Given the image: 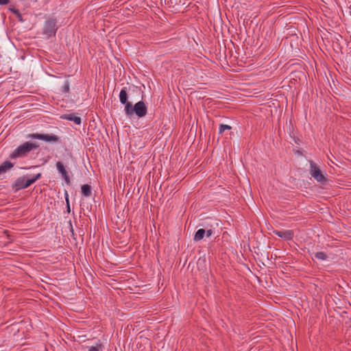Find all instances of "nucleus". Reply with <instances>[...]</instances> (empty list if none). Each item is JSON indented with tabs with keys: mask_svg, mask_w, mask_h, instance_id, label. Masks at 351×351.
I'll return each instance as SVG.
<instances>
[{
	"mask_svg": "<svg viewBox=\"0 0 351 351\" xmlns=\"http://www.w3.org/2000/svg\"><path fill=\"white\" fill-rule=\"evenodd\" d=\"M10 2V0H0V5H7Z\"/></svg>",
	"mask_w": 351,
	"mask_h": 351,
	"instance_id": "aec40b11",
	"label": "nucleus"
},
{
	"mask_svg": "<svg viewBox=\"0 0 351 351\" xmlns=\"http://www.w3.org/2000/svg\"><path fill=\"white\" fill-rule=\"evenodd\" d=\"M38 147V145L36 143L25 142L23 144L16 147L10 155L11 159L17 158H23L27 156V154Z\"/></svg>",
	"mask_w": 351,
	"mask_h": 351,
	"instance_id": "f03ea898",
	"label": "nucleus"
},
{
	"mask_svg": "<svg viewBox=\"0 0 351 351\" xmlns=\"http://www.w3.org/2000/svg\"><path fill=\"white\" fill-rule=\"evenodd\" d=\"M40 178V173H38L31 178H27V176L21 177L16 180L14 183V187L16 190L26 189Z\"/></svg>",
	"mask_w": 351,
	"mask_h": 351,
	"instance_id": "7ed1b4c3",
	"label": "nucleus"
},
{
	"mask_svg": "<svg viewBox=\"0 0 351 351\" xmlns=\"http://www.w3.org/2000/svg\"><path fill=\"white\" fill-rule=\"evenodd\" d=\"M119 100L122 104L125 105V106L127 104H131L130 102L128 101V93L125 87L123 88L120 91Z\"/></svg>",
	"mask_w": 351,
	"mask_h": 351,
	"instance_id": "9b49d317",
	"label": "nucleus"
},
{
	"mask_svg": "<svg viewBox=\"0 0 351 351\" xmlns=\"http://www.w3.org/2000/svg\"><path fill=\"white\" fill-rule=\"evenodd\" d=\"M231 126L228 125H226V124H221L219 125V134H222L223 132H224L226 130H231Z\"/></svg>",
	"mask_w": 351,
	"mask_h": 351,
	"instance_id": "dca6fc26",
	"label": "nucleus"
},
{
	"mask_svg": "<svg viewBox=\"0 0 351 351\" xmlns=\"http://www.w3.org/2000/svg\"><path fill=\"white\" fill-rule=\"evenodd\" d=\"M13 164L10 161H5L0 165V175L5 173L13 167Z\"/></svg>",
	"mask_w": 351,
	"mask_h": 351,
	"instance_id": "f8f14e48",
	"label": "nucleus"
},
{
	"mask_svg": "<svg viewBox=\"0 0 351 351\" xmlns=\"http://www.w3.org/2000/svg\"><path fill=\"white\" fill-rule=\"evenodd\" d=\"M125 112L128 117H131L134 113L139 118L145 117L147 113V108L143 101H140L133 106L132 104H127L125 106Z\"/></svg>",
	"mask_w": 351,
	"mask_h": 351,
	"instance_id": "f257e3e1",
	"label": "nucleus"
},
{
	"mask_svg": "<svg viewBox=\"0 0 351 351\" xmlns=\"http://www.w3.org/2000/svg\"><path fill=\"white\" fill-rule=\"evenodd\" d=\"M63 91L67 93L69 91V84L68 82H66L63 86Z\"/></svg>",
	"mask_w": 351,
	"mask_h": 351,
	"instance_id": "f3484780",
	"label": "nucleus"
},
{
	"mask_svg": "<svg viewBox=\"0 0 351 351\" xmlns=\"http://www.w3.org/2000/svg\"><path fill=\"white\" fill-rule=\"evenodd\" d=\"M314 256L315 258L322 261H326L328 258V256L323 252H316Z\"/></svg>",
	"mask_w": 351,
	"mask_h": 351,
	"instance_id": "2eb2a0df",
	"label": "nucleus"
},
{
	"mask_svg": "<svg viewBox=\"0 0 351 351\" xmlns=\"http://www.w3.org/2000/svg\"><path fill=\"white\" fill-rule=\"evenodd\" d=\"M57 27V21L55 19H49L46 21L43 27V34L47 38H50L56 35Z\"/></svg>",
	"mask_w": 351,
	"mask_h": 351,
	"instance_id": "20e7f679",
	"label": "nucleus"
},
{
	"mask_svg": "<svg viewBox=\"0 0 351 351\" xmlns=\"http://www.w3.org/2000/svg\"><path fill=\"white\" fill-rule=\"evenodd\" d=\"M273 232L285 241H291L293 239L294 236V232L292 230H285L282 231L274 230Z\"/></svg>",
	"mask_w": 351,
	"mask_h": 351,
	"instance_id": "6e6552de",
	"label": "nucleus"
},
{
	"mask_svg": "<svg viewBox=\"0 0 351 351\" xmlns=\"http://www.w3.org/2000/svg\"><path fill=\"white\" fill-rule=\"evenodd\" d=\"M66 201L67 210L69 213L70 212V205H69V202L68 194L66 193Z\"/></svg>",
	"mask_w": 351,
	"mask_h": 351,
	"instance_id": "6ab92c4d",
	"label": "nucleus"
},
{
	"mask_svg": "<svg viewBox=\"0 0 351 351\" xmlns=\"http://www.w3.org/2000/svg\"><path fill=\"white\" fill-rule=\"evenodd\" d=\"M82 194L85 197H89L91 195V187L88 184L82 186Z\"/></svg>",
	"mask_w": 351,
	"mask_h": 351,
	"instance_id": "ddd939ff",
	"label": "nucleus"
},
{
	"mask_svg": "<svg viewBox=\"0 0 351 351\" xmlns=\"http://www.w3.org/2000/svg\"><path fill=\"white\" fill-rule=\"evenodd\" d=\"M213 234V230L211 228L207 230L201 228L195 232L193 240L195 241H199L203 239L205 236L206 237H210Z\"/></svg>",
	"mask_w": 351,
	"mask_h": 351,
	"instance_id": "0eeeda50",
	"label": "nucleus"
},
{
	"mask_svg": "<svg viewBox=\"0 0 351 351\" xmlns=\"http://www.w3.org/2000/svg\"><path fill=\"white\" fill-rule=\"evenodd\" d=\"M61 118L63 119L73 121L77 125H80L82 123L81 118L80 117L75 116L73 114H64L61 117Z\"/></svg>",
	"mask_w": 351,
	"mask_h": 351,
	"instance_id": "9d476101",
	"label": "nucleus"
},
{
	"mask_svg": "<svg viewBox=\"0 0 351 351\" xmlns=\"http://www.w3.org/2000/svg\"><path fill=\"white\" fill-rule=\"evenodd\" d=\"M88 351H102L103 346L101 343H97L94 346L86 347Z\"/></svg>",
	"mask_w": 351,
	"mask_h": 351,
	"instance_id": "4468645a",
	"label": "nucleus"
},
{
	"mask_svg": "<svg viewBox=\"0 0 351 351\" xmlns=\"http://www.w3.org/2000/svg\"><path fill=\"white\" fill-rule=\"evenodd\" d=\"M56 168H57L58 173L60 174H61V176H62L65 182L68 184H70V182H71L70 178L68 175L67 171H66L64 164L60 161L57 162H56Z\"/></svg>",
	"mask_w": 351,
	"mask_h": 351,
	"instance_id": "1a4fd4ad",
	"label": "nucleus"
},
{
	"mask_svg": "<svg viewBox=\"0 0 351 351\" xmlns=\"http://www.w3.org/2000/svg\"><path fill=\"white\" fill-rule=\"evenodd\" d=\"M310 173L311 176L319 182H322L326 180L320 169L313 161H310Z\"/></svg>",
	"mask_w": 351,
	"mask_h": 351,
	"instance_id": "39448f33",
	"label": "nucleus"
},
{
	"mask_svg": "<svg viewBox=\"0 0 351 351\" xmlns=\"http://www.w3.org/2000/svg\"><path fill=\"white\" fill-rule=\"evenodd\" d=\"M29 137L32 138H36L38 140H42L46 142H58L59 141V137L55 134H32L29 135Z\"/></svg>",
	"mask_w": 351,
	"mask_h": 351,
	"instance_id": "423d86ee",
	"label": "nucleus"
},
{
	"mask_svg": "<svg viewBox=\"0 0 351 351\" xmlns=\"http://www.w3.org/2000/svg\"><path fill=\"white\" fill-rule=\"evenodd\" d=\"M10 10L14 13L18 17H21V15L19 12V11L15 8H10Z\"/></svg>",
	"mask_w": 351,
	"mask_h": 351,
	"instance_id": "a211bd4d",
	"label": "nucleus"
}]
</instances>
